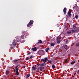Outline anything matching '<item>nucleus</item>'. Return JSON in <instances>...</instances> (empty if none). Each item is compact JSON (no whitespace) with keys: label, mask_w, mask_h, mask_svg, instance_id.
<instances>
[{"label":"nucleus","mask_w":79,"mask_h":79,"mask_svg":"<svg viewBox=\"0 0 79 79\" xmlns=\"http://www.w3.org/2000/svg\"><path fill=\"white\" fill-rule=\"evenodd\" d=\"M20 65L18 64L17 65L15 66V71L16 72V74L17 75H19V72H18V66H19Z\"/></svg>","instance_id":"f257e3e1"},{"label":"nucleus","mask_w":79,"mask_h":79,"mask_svg":"<svg viewBox=\"0 0 79 79\" xmlns=\"http://www.w3.org/2000/svg\"><path fill=\"white\" fill-rule=\"evenodd\" d=\"M57 42V44H60V41L61 40V37H57L56 38Z\"/></svg>","instance_id":"f03ea898"},{"label":"nucleus","mask_w":79,"mask_h":79,"mask_svg":"<svg viewBox=\"0 0 79 79\" xmlns=\"http://www.w3.org/2000/svg\"><path fill=\"white\" fill-rule=\"evenodd\" d=\"M60 37H60V39L62 40H63V39H64V38L65 37V34H61L60 35Z\"/></svg>","instance_id":"7ed1b4c3"},{"label":"nucleus","mask_w":79,"mask_h":79,"mask_svg":"<svg viewBox=\"0 0 79 79\" xmlns=\"http://www.w3.org/2000/svg\"><path fill=\"white\" fill-rule=\"evenodd\" d=\"M17 42H18V41L16 42L15 40H14V41L12 42V44L14 46V47H15V46H16V44H17Z\"/></svg>","instance_id":"20e7f679"},{"label":"nucleus","mask_w":79,"mask_h":79,"mask_svg":"<svg viewBox=\"0 0 79 79\" xmlns=\"http://www.w3.org/2000/svg\"><path fill=\"white\" fill-rule=\"evenodd\" d=\"M18 60L15 59L12 61V62L14 64H18Z\"/></svg>","instance_id":"39448f33"},{"label":"nucleus","mask_w":79,"mask_h":79,"mask_svg":"<svg viewBox=\"0 0 79 79\" xmlns=\"http://www.w3.org/2000/svg\"><path fill=\"white\" fill-rule=\"evenodd\" d=\"M48 60V58L47 57H45L44 59H42L41 61H43L44 63H46L47 60Z\"/></svg>","instance_id":"423d86ee"},{"label":"nucleus","mask_w":79,"mask_h":79,"mask_svg":"<svg viewBox=\"0 0 79 79\" xmlns=\"http://www.w3.org/2000/svg\"><path fill=\"white\" fill-rule=\"evenodd\" d=\"M71 10H69V11L68 12V16H69V17H71Z\"/></svg>","instance_id":"0eeeda50"},{"label":"nucleus","mask_w":79,"mask_h":79,"mask_svg":"<svg viewBox=\"0 0 79 79\" xmlns=\"http://www.w3.org/2000/svg\"><path fill=\"white\" fill-rule=\"evenodd\" d=\"M67 9L66 7H64L63 10V12L64 15H66V10Z\"/></svg>","instance_id":"6e6552de"},{"label":"nucleus","mask_w":79,"mask_h":79,"mask_svg":"<svg viewBox=\"0 0 79 79\" xmlns=\"http://www.w3.org/2000/svg\"><path fill=\"white\" fill-rule=\"evenodd\" d=\"M72 31H73V32H74L75 31H76V30H71L70 31H67V34H69L70 33H71L72 32Z\"/></svg>","instance_id":"1a4fd4ad"},{"label":"nucleus","mask_w":79,"mask_h":79,"mask_svg":"<svg viewBox=\"0 0 79 79\" xmlns=\"http://www.w3.org/2000/svg\"><path fill=\"white\" fill-rule=\"evenodd\" d=\"M31 50L33 51H37V48L36 47H35L34 48H33L31 49Z\"/></svg>","instance_id":"9d476101"},{"label":"nucleus","mask_w":79,"mask_h":79,"mask_svg":"<svg viewBox=\"0 0 79 79\" xmlns=\"http://www.w3.org/2000/svg\"><path fill=\"white\" fill-rule=\"evenodd\" d=\"M63 47L65 49H67L68 48V46L67 45H64L63 46Z\"/></svg>","instance_id":"9b49d317"},{"label":"nucleus","mask_w":79,"mask_h":79,"mask_svg":"<svg viewBox=\"0 0 79 79\" xmlns=\"http://www.w3.org/2000/svg\"><path fill=\"white\" fill-rule=\"evenodd\" d=\"M33 23H34V21H33V20H30L29 23H30L31 25H32V24H33Z\"/></svg>","instance_id":"f8f14e48"},{"label":"nucleus","mask_w":79,"mask_h":79,"mask_svg":"<svg viewBox=\"0 0 79 79\" xmlns=\"http://www.w3.org/2000/svg\"><path fill=\"white\" fill-rule=\"evenodd\" d=\"M19 40H20V42H21V43H24L25 42V41H26L25 40H24L22 41H21V40L19 39Z\"/></svg>","instance_id":"ddd939ff"},{"label":"nucleus","mask_w":79,"mask_h":79,"mask_svg":"<svg viewBox=\"0 0 79 79\" xmlns=\"http://www.w3.org/2000/svg\"><path fill=\"white\" fill-rule=\"evenodd\" d=\"M49 50V48L48 47L47 48L45 49L46 52H48V50Z\"/></svg>","instance_id":"4468645a"},{"label":"nucleus","mask_w":79,"mask_h":79,"mask_svg":"<svg viewBox=\"0 0 79 79\" xmlns=\"http://www.w3.org/2000/svg\"><path fill=\"white\" fill-rule=\"evenodd\" d=\"M41 53H42V55H45V52L43 50H41Z\"/></svg>","instance_id":"2eb2a0df"},{"label":"nucleus","mask_w":79,"mask_h":79,"mask_svg":"<svg viewBox=\"0 0 79 79\" xmlns=\"http://www.w3.org/2000/svg\"><path fill=\"white\" fill-rule=\"evenodd\" d=\"M42 42L41 40H39L38 41V44H42Z\"/></svg>","instance_id":"dca6fc26"},{"label":"nucleus","mask_w":79,"mask_h":79,"mask_svg":"<svg viewBox=\"0 0 79 79\" xmlns=\"http://www.w3.org/2000/svg\"><path fill=\"white\" fill-rule=\"evenodd\" d=\"M9 73H10V71H7L6 72V74L7 75H8L9 74Z\"/></svg>","instance_id":"f3484780"},{"label":"nucleus","mask_w":79,"mask_h":79,"mask_svg":"<svg viewBox=\"0 0 79 79\" xmlns=\"http://www.w3.org/2000/svg\"><path fill=\"white\" fill-rule=\"evenodd\" d=\"M31 26V24H30L29 23L27 24V27H30V26Z\"/></svg>","instance_id":"a211bd4d"},{"label":"nucleus","mask_w":79,"mask_h":79,"mask_svg":"<svg viewBox=\"0 0 79 79\" xmlns=\"http://www.w3.org/2000/svg\"><path fill=\"white\" fill-rule=\"evenodd\" d=\"M75 63H76V62L74 61H73L71 62V64H73Z\"/></svg>","instance_id":"6ab92c4d"},{"label":"nucleus","mask_w":79,"mask_h":79,"mask_svg":"<svg viewBox=\"0 0 79 79\" xmlns=\"http://www.w3.org/2000/svg\"><path fill=\"white\" fill-rule=\"evenodd\" d=\"M55 45V43H51V46H52V47H53V46H54Z\"/></svg>","instance_id":"aec40b11"},{"label":"nucleus","mask_w":79,"mask_h":79,"mask_svg":"<svg viewBox=\"0 0 79 79\" xmlns=\"http://www.w3.org/2000/svg\"><path fill=\"white\" fill-rule=\"evenodd\" d=\"M33 70H35V69H36V68H35V67L34 66H33L32 67Z\"/></svg>","instance_id":"412c9836"},{"label":"nucleus","mask_w":79,"mask_h":79,"mask_svg":"<svg viewBox=\"0 0 79 79\" xmlns=\"http://www.w3.org/2000/svg\"><path fill=\"white\" fill-rule=\"evenodd\" d=\"M24 35H22L21 36V38L22 39H24Z\"/></svg>","instance_id":"4be33fe9"},{"label":"nucleus","mask_w":79,"mask_h":79,"mask_svg":"<svg viewBox=\"0 0 79 79\" xmlns=\"http://www.w3.org/2000/svg\"><path fill=\"white\" fill-rule=\"evenodd\" d=\"M64 61L65 62V63H68V60H67V59H65L64 60Z\"/></svg>","instance_id":"5701e85b"},{"label":"nucleus","mask_w":79,"mask_h":79,"mask_svg":"<svg viewBox=\"0 0 79 79\" xmlns=\"http://www.w3.org/2000/svg\"><path fill=\"white\" fill-rule=\"evenodd\" d=\"M40 71H42V69H43V67H40Z\"/></svg>","instance_id":"b1692460"},{"label":"nucleus","mask_w":79,"mask_h":79,"mask_svg":"<svg viewBox=\"0 0 79 79\" xmlns=\"http://www.w3.org/2000/svg\"><path fill=\"white\" fill-rule=\"evenodd\" d=\"M76 47H79V43H76Z\"/></svg>","instance_id":"393cba45"},{"label":"nucleus","mask_w":79,"mask_h":79,"mask_svg":"<svg viewBox=\"0 0 79 79\" xmlns=\"http://www.w3.org/2000/svg\"><path fill=\"white\" fill-rule=\"evenodd\" d=\"M52 68H53V69H55V65H52Z\"/></svg>","instance_id":"a878e982"},{"label":"nucleus","mask_w":79,"mask_h":79,"mask_svg":"<svg viewBox=\"0 0 79 79\" xmlns=\"http://www.w3.org/2000/svg\"><path fill=\"white\" fill-rule=\"evenodd\" d=\"M65 42L66 43V44H68V39H66V41H65Z\"/></svg>","instance_id":"bb28decb"},{"label":"nucleus","mask_w":79,"mask_h":79,"mask_svg":"<svg viewBox=\"0 0 79 79\" xmlns=\"http://www.w3.org/2000/svg\"><path fill=\"white\" fill-rule=\"evenodd\" d=\"M73 27L74 29H75L76 27V25H73Z\"/></svg>","instance_id":"cd10ccee"},{"label":"nucleus","mask_w":79,"mask_h":79,"mask_svg":"<svg viewBox=\"0 0 79 79\" xmlns=\"http://www.w3.org/2000/svg\"><path fill=\"white\" fill-rule=\"evenodd\" d=\"M75 18H76V19H77V18H78V15H76L75 16Z\"/></svg>","instance_id":"c85d7f7f"},{"label":"nucleus","mask_w":79,"mask_h":79,"mask_svg":"<svg viewBox=\"0 0 79 79\" xmlns=\"http://www.w3.org/2000/svg\"><path fill=\"white\" fill-rule=\"evenodd\" d=\"M29 57H27L26 58V60H29Z\"/></svg>","instance_id":"c756f323"},{"label":"nucleus","mask_w":79,"mask_h":79,"mask_svg":"<svg viewBox=\"0 0 79 79\" xmlns=\"http://www.w3.org/2000/svg\"><path fill=\"white\" fill-rule=\"evenodd\" d=\"M44 66V64L43 63L40 64V66Z\"/></svg>","instance_id":"7c9ffc66"},{"label":"nucleus","mask_w":79,"mask_h":79,"mask_svg":"<svg viewBox=\"0 0 79 79\" xmlns=\"http://www.w3.org/2000/svg\"><path fill=\"white\" fill-rule=\"evenodd\" d=\"M10 49H11V50H13V47H10Z\"/></svg>","instance_id":"2f4dec72"},{"label":"nucleus","mask_w":79,"mask_h":79,"mask_svg":"<svg viewBox=\"0 0 79 79\" xmlns=\"http://www.w3.org/2000/svg\"><path fill=\"white\" fill-rule=\"evenodd\" d=\"M48 62H49V63L50 64H51L52 63V61L51 60H49L48 61Z\"/></svg>","instance_id":"473e14b6"},{"label":"nucleus","mask_w":79,"mask_h":79,"mask_svg":"<svg viewBox=\"0 0 79 79\" xmlns=\"http://www.w3.org/2000/svg\"><path fill=\"white\" fill-rule=\"evenodd\" d=\"M33 58V56H30V58Z\"/></svg>","instance_id":"72a5a7b5"},{"label":"nucleus","mask_w":79,"mask_h":79,"mask_svg":"<svg viewBox=\"0 0 79 79\" xmlns=\"http://www.w3.org/2000/svg\"><path fill=\"white\" fill-rule=\"evenodd\" d=\"M31 53L29 52L27 54V55H31Z\"/></svg>","instance_id":"f704fd0d"},{"label":"nucleus","mask_w":79,"mask_h":79,"mask_svg":"<svg viewBox=\"0 0 79 79\" xmlns=\"http://www.w3.org/2000/svg\"><path fill=\"white\" fill-rule=\"evenodd\" d=\"M27 76L28 77H29V76H30V74H28L27 75Z\"/></svg>","instance_id":"c9c22d12"},{"label":"nucleus","mask_w":79,"mask_h":79,"mask_svg":"<svg viewBox=\"0 0 79 79\" xmlns=\"http://www.w3.org/2000/svg\"><path fill=\"white\" fill-rule=\"evenodd\" d=\"M37 65H38V66H40V64H37Z\"/></svg>","instance_id":"e433bc0d"},{"label":"nucleus","mask_w":79,"mask_h":79,"mask_svg":"<svg viewBox=\"0 0 79 79\" xmlns=\"http://www.w3.org/2000/svg\"><path fill=\"white\" fill-rule=\"evenodd\" d=\"M28 77H28L27 76L26 77V79H27V78H28Z\"/></svg>","instance_id":"4c0bfd02"},{"label":"nucleus","mask_w":79,"mask_h":79,"mask_svg":"<svg viewBox=\"0 0 79 79\" xmlns=\"http://www.w3.org/2000/svg\"><path fill=\"white\" fill-rule=\"evenodd\" d=\"M57 27H59V25H58V24H57Z\"/></svg>","instance_id":"58836bf2"},{"label":"nucleus","mask_w":79,"mask_h":79,"mask_svg":"<svg viewBox=\"0 0 79 79\" xmlns=\"http://www.w3.org/2000/svg\"><path fill=\"white\" fill-rule=\"evenodd\" d=\"M10 45L11 46H13V45H12V44H10Z\"/></svg>","instance_id":"ea45409f"},{"label":"nucleus","mask_w":79,"mask_h":79,"mask_svg":"<svg viewBox=\"0 0 79 79\" xmlns=\"http://www.w3.org/2000/svg\"><path fill=\"white\" fill-rule=\"evenodd\" d=\"M39 69H39V68H38V69L37 70H39Z\"/></svg>","instance_id":"a19ab883"},{"label":"nucleus","mask_w":79,"mask_h":79,"mask_svg":"<svg viewBox=\"0 0 79 79\" xmlns=\"http://www.w3.org/2000/svg\"><path fill=\"white\" fill-rule=\"evenodd\" d=\"M52 56H51V57H52Z\"/></svg>","instance_id":"79ce46f5"},{"label":"nucleus","mask_w":79,"mask_h":79,"mask_svg":"<svg viewBox=\"0 0 79 79\" xmlns=\"http://www.w3.org/2000/svg\"><path fill=\"white\" fill-rule=\"evenodd\" d=\"M30 50V49H29V50Z\"/></svg>","instance_id":"37998d69"},{"label":"nucleus","mask_w":79,"mask_h":79,"mask_svg":"<svg viewBox=\"0 0 79 79\" xmlns=\"http://www.w3.org/2000/svg\"><path fill=\"white\" fill-rule=\"evenodd\" d=\"M67 52H68V51H67Z\"/></svg>","instance_id":"c03bdc74"}]
</instances>
